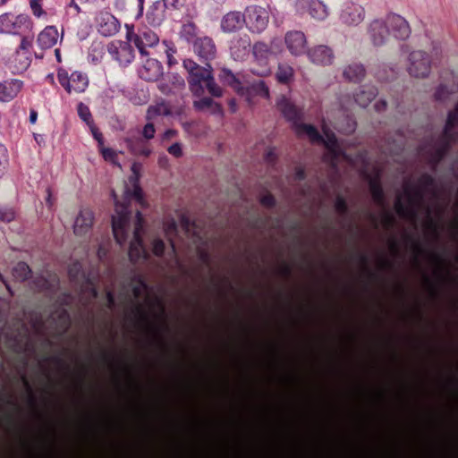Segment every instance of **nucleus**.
<instances>
[{
  "mask_svg": "<svg viewBox=\"0 0 458 458\" xmlns=\"http://www.w3.org/2000/svg\"><path fill=\"white\" fill-rule=\"evenodd\" d=\"M131 176L129 179V184L125 186L124 193L122 199H118L116 194L113 191L112 197L114 203V212L112 216V228L115 241L123 245L130 241L129 257L131 260H138L144 258L146 251L142 246L140 232L141 230V214L136 213V221L133 226L131 225V212L127 208V201L130 197L135 198L141 206H147L143 199V194L140 187L139 186V180L142 172V165L138 162H133L131 166Z\"/></svg>",
  "mask_w": 458,
  "mask_h": 458,
  "instance_id": "nucleus-1",
  "label": "nucleus"
},
{
  "mask_svg": "<svg viewBox=\"0 0 458 458\" xmlns=\"http://www.w3.org/2000/svg\"><path fill=\"white\" fill-rule=\"evenodd\" d=\"M395 209L400 216L413 220L416 225L420 223L428 231L434 233L437 231L438 217L437 215L433 216L430 210H427L425 216L420 219L419 214L422 210V205L420 195L417 191L405 189L403 194L397 199Z\"/></svg>",
  "mask_w": 458,
  "mask_h": 458,
  "instance_id": "nucleus-2",
  "label": "nucleus"
},
{
  "mask_svg": "<svg viewBox=\"0 0 458 458\" xmlns=\"http://www.w3.org/2000/svg\"><path fill=\"white\" fill-rule=\"evenodd\" d=\"M184 68L189 72V84L191 91L199 96L202 94L201 84L205 83L208 92L214 97H221L223 94L222 89L215 82L212 75V69L209 64L206 67L198 65L192 60L187 59L183 62Z\"/></svg>",
  "mask_w": 458,
  "mask_h": 458,
  "instance_id": "nucleus-3",
  "label": "nucleus"
},
{
  "mask_svg": "<svg viewBox=\"0 0 458 458\" xmlns=\"http://www.w3.org/2000/svg\"><path fill=\"white\" fill-rule=\"evenodd\" d=\"M431 65L430 55L424 51L416 50L408 55L406 70L414 78H425L429 74Z\"/></svg>",
  "mask_w": 458,
  "mask_h": 458,
  "instance_id": "nucleus-4",
  "label": "nucleus"
},
{
  "mask_svg": "<svg viewBox=\"0 0 458 458\" xmlns=\"http://www.w3.org/2000/svg\"><path fill=\"white\" fill-rule=\"evenodd\" d=\"M58 80L69 94L81 93L85 91L89 85L88 77L81 72H73L68 74L66 71L60 70Z\"/></svg>",
  "mask_w": 458,
  "mask_h": 458,
  "instance_id": "nucleus-5",
  "label": "nucleus"
},
{
  "mask_svg": "<svg viewBox=\"0 0 458 458\" xmlns=\"http://www.w3.org/2000/svg\"><path fill=\"white\" fill-rule=\"evenodd\" d=\"M295 9L308 13L316 21H325L330 13L329 7L321 0H296Z\"/></svg>",
  "mask_w": 458,
  "mask_h": 458,
  "instance_id": "nucleus-6",
  "label": "nucleus"
},
{
  "mask_svg": "<svg viewBox=\"0 0 458 458\" xmlns=\"http://www.w3.org/2000/svg\"><path fill=\"white\" fill-rule=\"evenodd\" d=\"M244 15L247 29H266L269 24V13L263 7L258 5L248 6L245 9Z\"/></svg>",
  "mask_w": 458,
  "mask_h": 458,
  "instance_id": "nucleus-7",
  "label": "nucleus"
},
{
  "mask_svg": "<svg viewBox=\"0 0 458 458\" xmlns=\"http://www.w3.org/2000/svg\"><path fill=\"white\" fill-rule=\"evenodd\" d=\"M126 38L130 43L133 42L141 54H145V48L158 42V37L153 30H127Z\"/></svg>",
  "mask_w": 458,
  "mask_h": 458,
  "instance_id": "nucleus-8",
  "label": "nucleus"
},
{
  "mask_svg": "<svg viewBox=\"0 0 458 458\" xmlns=\"http://www.w3.org/2000/svg\"><path fill=\"white\" fill-rule=\"evenodd\" d=\"M94 224V213L89 208H81L74 218L73 232L78 236L87 234Z\"/></svg>",
  "mask_w": 458,
  "mask_h": 458,
  "instance_id": "nucleus-9",
  "label": "nucleus"
},
{
  "mask_svg": "<svg viewBox=\"0 0 458 458\" xmlns=\"http://www.w3.org/2000/svg\"><path fill=\"white\" fill-rule=\"evenodd\" d=\"M370 29H409V22L403 16L391 13L386 19H375L369 24Z\"/></svg>",
  "mask_w": 458,
  "mask_h": 458,
  "instance_id": "nucleus-10",
  "label": "nucleus"
},
{
  "mask_svg": "<svg viewBox=\"0 0 458 458\" xmlns=\"http://www.w3.org/2000/svg\"><path fill=\"white\" fill-rule=\"evenodd\" d=\"M365 17L364 8L360 5L351 4L344 9L340 14V20L346 26H358Z\"/></svg>",
  "mask_w": 458,
  "mask_h": 458,
  "instance_id": "nucleus-11",
  "label": "nucleus"
},
{
  "mask_svg": "<svg viewBox=\"0 0 458 458\" xmlns=\"http://www.w3.org/2000/svg\"><path fill=\"white\" fill-rule=\"evenodd\" d=\"M22 87L23 82L17 79L5 80L0 82V101H11L19 94Z\"/></svg>",
  "mask_w": 458,
  "mask_h": 458,
  "instance_id": "nucleus-12",
  "label": "nucleus"
},
{
  "mask_svg": "<svg viewBox=\"0 0 458 458\" xmlns=\"http://www.w3.org/2000/svg\"><path fill=\"white\" fill-rule=\"evenodd\" d=\"M310 61L317 65H330L333 64L335 55L333 51L326 46H318L309 52Z\"/></svg>",
  "mask_w": 458,
  "mask_h": 458,
  "instance_id": "nucleus-13",
  "label": "nucleus"
},
{
  "mask_svg": "<svg viewBox=\"0 0 458 458\" xmlns=\"http://www.w3.org/2000/svg\"><path fill=\"white\" fill-rule=\"evenodd\" d=\"M269 55L270 53L265 45L259 44L254 47V56L258 64H259L261 68H253V73L259 76H266L270 72L267 64V58Z\"/></svg>",
  "mask_w": 458,
  "mask_h": 458,
  "instance_id": "nucleus-14",
  "label": "nucleus"
},
{
  "mask_svg": "<svg viewBox=\"0 0 458 458\" xmlns=\"http://www.w3.org/2000/svg\"><path fill=\"white\" fill-rule=\"evenodd\" d=\"M290 51L294 55L303 53L306 46V38L301 30H290L285 38Z\"/></svg>",
  "mask_w": 458,
  "mask_h": 458,
  "instance_id": "nucleus-15",
  "label": "nucleus"
},
{
  "mask_svg": "<svg viewBox=\"0 0 458 458\" xmlns=\"http://www.w3.org/2000/svg\"><path fill=\"white\" fill-rule=\"evenodd\" d=\"M277 108L289 121L296 123L301 115L300 109L285 97H281L277 101Z\"/></svg>",
  "mask_w": 458,
  "mask_h": 458,
  "instance_id": "nucleus-16",
  "label": "nucleus"
},
{
  "mask_svg": "<svg viewBox=\"0 0 458 458\" xmlns=\"http://www.w3.org/2000/svg\"><path fill=\"white\" fill-rule=\"evenodd\" d=\"M246 23V17L241 12H229L221 21V29H242Z\"/></svg>",
  "mask_w": 458,
  "mask_h": 458,
  "instance_id": "nucleus-17",
  "label": "nucleus"
},
{
  "mask_svg": "<svg viewBox=\"0 0 458 458\" xmlns=\"http://www.w3.org/2000/svg\"><path fill=\"white\" fill-rule=\"evenodd\" d=\"M165 7L160 1H157L153 4L147 13V20L149 25L153 27H158L161 25L165 19Z\"/></svg>",
  "mask_w": 458,
  "mask_h": 458,
  "instance_id": "nucleus-18",
  "label": "nucleus"
},
{
  "mask_svg": "<svg viewBox=\"0 0 458 458\" xmlns=\"http://www.w3.org/2000/svg\"><path fill=\"white\" fill-rule=\"evenodd\" d=\"M194 51L203 58H212L216 53V47L212 40L208 38H199L194 43Z\"/></svg>",
  "mask_w": 458,
  "mask_h": 458,
  "instance_id": "nucleus-19",
  "label": "nucleus"
},
{
  "mask_svg": "<svg viewBox=\"0 0 458 458\" xmlns=\"http://www.w3.org/2000/svg\"><path fill=\"white\" fill-rule=\"evenodd\" d=\"M95 24L98 27L106 29H120L121 27L119 20L106 11H101L96 15Z\"/></svg>",
  "mask_w": 458,
  "mask_h": 458,
  "instance_id": "nucleus-20",
  "label": "nucleus"
},
{
  "mask_svg": "<svg viewBox=\"0 0 458 458\" xmlns=\"http://www.w3.org/2000/svg\"><path fill=\"white\" fill-rule=\"evenodd\" d=\"M60 39L58 30H41L38 36V43L42 48H50Z\"/></svg>",
  "mask_w": 458,
  "mask_h": 458,
  "instance_id": "nucleus-21",
  "label": "nucleus"
},
{
  "mask_svg": "<svg viewBox=\"0 0 458 458\" xmlns=\"http://www.w3.org/2000/svg\"><path fill=\"white\" fill-rule=\"evenodd\" d=\"M246 98V100L249 104H251V97L252 96H260L265 98H269V89L264 83V81H259L254 84H252L249 89H245V94L243 95Z\"/></svg>",
  "mask_w": 458,
  "mask_h": 458,
  "instance_id": "nucleus-22",
  "label": "nucleus"
},
{
  "mask_svg": "<svg viewBox=\"0 0 458 458\" xmlns=\"http://www.w3.org/2000/svg\"><path fill=\"white\" fill-rule=\"evenodd\" d=\"M171 114L169 106L165 103H158L148 106L146 112L147 121H153L158 116H167Z\"/></svg>",
  "mask_w": 458,
  "mask_h": 458,
  "instance_id": "nucleus-23",
  "label": "nucleus"
},
{
  "mask_svg": "<svg viewBox=\"0 0 458 458\" xmlns=\"http://www.w3.org/2000/svg\"><path fill=\"white\" fill-rule=\"evenodd\" d=\"M220 80L235 89L240 95L245 94V89L241 86L240 81L236 78V76L227 69H223L220 74Z\"/></svg>",
  "mask_w": 458,
  "mask_h": 458,
  "instance_id": "nucleus-24",
  "label": "nucleus"
},
{
  "mask_svg": "<svg viewBox=\"0 0 458 458\" xmlns=\"http://www.w3.org/2000/svg\"><path fill=\"white\" fill-rule=\"evenodd\" d=\"M344 77L350 81H359L365 75V70L362 65L353 64L346 66L343 72Z\"/></svg>",
  "mask_w": 458,
  "mask_h": 458,
  "instance_id": "nucleus-25",
  "label": "nucleus"
},
{
  "mask_svg": "<svg viewBox=\"0 0 458 458\" xmlns=\"http://www.w3.org/2000/svg\"><path fill=\"white\" fill-rule=\"evenodd\" d=\"M322 131L324 135L323 141L326 147L327 148L333 157H339L340 151L338 150V146L334 133L330 131L327 125H323Z\"/></svg>",
  "mask_w": 458,
  "mask_h": 458,
  "instance_id": "nucleus-26",
  "label": "nucleus"
},
{
  "mask_svg": "<svg viewBox=\"0 0 458 458\" xmlns=\"http://www.w3.org/2000/svg\"><path fill=\"white\" fill-rule=\"evenodd\" d=\"M126 142L130 151L136 156L148 157L153 152L149 147L142 144L141 140L133 142L131 140L128 139Z\"/></svg>",
  "mask_w": 458,
  "mask_h": 458,
  "instance_id": "nucleus-27",
  "label": "nucleus"
},
{
  "mask_svg": "<svg viewBox=\"0 0 458 458\" xmlns=\"http://www.w3.org/2000/svg\"><path fill=\"white\" fill-rule=\"evenodd\" d=\"M115 59L122 64H127L133 59V51L130 46L120 44V47L116 48Z\"/></svg>",
  "mask_w": 458,
  "mask_h": 458,
  "instance_id": "nucleus-28",
  "label": "nucleus"
},
{
  "mask_svg": "<svg viewBox=\"0 0 458 458\" xmlns=\"http://www.w3.org/2000/svg\"><path fill=\"white\" fill-rule=\"evenodd\" d=\"M445 133L450 137L458 135V105L455 106L454 111L448 115Z\"/></svg>",
  "mask_w": 458,
  "mask_h": 458,
  "instance_id": "nucleus-29",
  "label": "nucleus"
},
{
  "mask_svg": "<svg viewBox=\"0 0 458 458\" xmlns=\"http://www.w3.org/2000/svg\"><path fill=\"white\" fill-rule=\"evenodd\" d=\"M376 97V90L372 88L362 89L355 95V101L361 107H366Z\"/></svg>",
  "mask_w": 458,
  "mask_h": 458,
  "instance_id": "nucleus-30",
  "label": "nucleus"
},
{
  "mask_svg": "<svg viewBox=\"0 0 458 458\" xmlns=\"http://www.w3.org/2000/svg\"><path fill=\"white\" fill-rule=\"evenodd\" d=\"M293 70L286 64H280L276 72V79L281 83H289L293 79Z\"/></svg>",
  "mask_w": 458,
  "mask_h": 458,
  "instance_id": "nucleus-31",
  "label": "nucleus"
},
{
  "mask_svg": "<svg viewBox=\"0 0 458 458\" xmlns=\"http://www.w3.org/2000/svg\"><path fill=\"white\" fill-rule=\"evenodd\" d=\"M296 131L300 135H307L309 139L312 141L318 140L320 136L318 135L317 130L310 124L305 123H296Z\"/></svg>",
  "mask_w": 458,
  "mask_h": 458,
  "instance_id": "nucleus-32",
  "label": "nucleus"
},
{
  "mask_svg": "<svg viewBox=\"0 0 458 458\" xmlns=\"http://www.w3.org/2000/svg\"><path fill=\"white\" fill-rule=\"evenodd\" d=\"M296 131L300 135H307L309 139L312 141L318 140L320 136L318 135L317 130L310 124L305 123H296Z\"/></svg>",
  "mask_w": 458,
  "mask_h": 458,
  "instance_id": "nucleus-33",
  "label": "nucleus"
},
{
  "mask_svg": "<svg viewBox=\"0 0 458 458\" xmlns=\"http://www.w3.org/2000/svg\"><path fill=\"white\" fill-rule=\"evenodd\" d=\"M30 270L26 263L20 262L13 268V276L18 281H23L29 277Z\"/></svg>",
  "mask_w": 458,
  "mask_h": 458,
  "instance_id": "nucleus-34",
  "label": "nucleus"
},
{
  "mask_svg": "<svg viewBox=\"0 0 458 458\" xmlns=\"http://www.w3.org/2000/svg\"><path fill=\"white\" fill-rule=\"evenodd\" d=\"M13 63L16 72H20L25 71L30 65V59L25 53L17 52L13 57Z\"/></svg>",
  "mask_w": 458,
  "mask_h": 458,
  "instance_id": "nucleus-35",
  "label": "nucleus"
},
{
  "mask_svg": "<svg viewBox=\"0 0 458 458\" xmlns=\"http://www.w3.org/2000/svg\"><path fill=\"white\" fill-rule=\"evenodd\" d=\"M194 106L196 108L199 110L212 109L213 111H220L219 106L216 103H215L212 99L208 98H204L199 99V101H195Z\"/></svg>",
  "mask_w": 458,
  "mask_h": 458,
  "instance_id": "nucleus-36",
  "label": "nucleus"
},
{
  "mask_svg": "<svg viewBox=\"0 0 458 458\" xmlns=\"http://www.w3.org/2000/svg\"><path fill=\"white\" fill-rule=\"evenodd\" d=\"M15 219V212L13 208L0 205V221L10 223Z\"/></svg>",
  "mask_w": 458,
  "mask_h": 458,
  "instance_id": "nucleus-37",
  "label": "nucleus"
},
{
  "mask_svg": "<svg viewBox=\"0 0 458 458\" xmlns=\"http://www.w3.org/2000/svg\"><path fill=\"white\" fill-rule=\"evenodd\" d=\"M156 135V128L152 121H148V123L143 126L141 130V136L144 140H150L155 138Z\"/></svg>",
  "mask_w": 458,
  "mask_h": 458,
  "instance_id": "nucleus-38",
  "label": "nucleus"
},
{
  "mask_svg": "<svg viewBox=\"0 0 458 458\" xmlns=\"http://www.w3.org/2000/svg\"><path fill=\"white\" fill-rule=\"evenodd\" d=\"M13 23V29H29L30 26V18L25 14L14 15Z\"/></svg>",
  "mask_w": 458,
  "mask_h": 458,
  "instance_id": "nucleus-39",
  "label": "nucleus"
},
{
  "mask_svg": "<svg viewBox=\"0 0 458 458\" xmlns=\"http://www.w3.org/2000/svg\"><path fill=\"white\" fill-rule=\"evenodd\" d=\"M101 153L105 160L122 168L121 165L117 162V154L111 148L101 147Z\"/></svg>",
  "mask_w": 458,
  "mask_h": 458,
  "instance_id": "nucleus-40",
  "label": "nucleus"
},
{
  "mask_svg": "<svg viewBox=\"0 0 458 458\" xmlns=\"http://www.w3.org/2000/svg\"><path fill=\"white\" fill-rule=\"evenodd\" d=\"M14 15L4 13L0 16V29H13Z\"/></svg>",
  "mask_w": 458,
  "mask_h": 458,
  "instance_id": "nucleus-41",
  "label": "nucleus"
},
{
  "mask_svg": "<svg viewBox=\"0 0 458 458\" xmlns=\"http://www.w3.org/2000/svg\"><path fill=\"white\" fill-rule=\"evenodd\" d=\"M78 113H79L80 117L84 122H86L88 124H90V123H91V114H90V111H89V107L87 106H85L84 104L81 103L78 106Z\"/></svg>",
  "mask_w": 458,
  "mask_h": 458,
  "instance_id": "nucleus-42",
  "label": "nucleus"
},
{
  "mask_svg": "<svg viewBox=\"0 0 458 458\" xmlns=\"http://www.w3.org/2000/svg\"><path fill=\"white\" fill-rule=\"evenodd\" d=\"M167 151L170 155L175 157H181L183 154L182 151V146L179 142H175L172 144L168 148Z\"/></svg>",
  "mask_w": 458,
  "mask_h": 458,
  "instance_id": "nucleus-43",
  "label": "nucleus"
},
{
  "mask_svg": "<svg viewBox=\"0 0 458 458\" xmlns=\"http://www.w3.org/2000/svg\"><path fill=\"white\" fill-rule=\"evenodd\" d=\"M165 244L164 242L158 238H155L152 241V251L155 255H161L164 251Z\"/></svg>",
  "mask_w": 458,
  "mask_h": 458,
  "instance_id": "nucleus-44",
  "label": "nucleus"
},
{
  "mask_svg": "<svg viewBox=\"0 0 458 458\" xmlns=\"http://www.w3.org/2000/svg\"><path fill=\"white\" fill-rule=\"evenodd\" d=\"M162 4L167 9L172 7L174 10L180 9L184 5L186 0H162Z\"/></svg>",
  "mask_w": 458,
  "mask_h": 458,
  "instance_id": "nucleus-45",
  "label": "nucleus"
},
{
  "mask_svg": "<svg viewBox=\"0 0 458 458\" xmlns=\"http://www.w3.org/2000/svg\"><path fill=\"white\" fill-rule=\"evenodd\" d=\"M30 8L33 12V14L37 17H41L42 15L46 14L45 11L38 4V0H30Z\"/></svg>",
  "mask_w": 458,
  "mask_h": 458,
  "instance_id": "nucleus-46",
  "label": "nucleus"
},
{
  "mask_svg": "<svg viewBox=\"0 0 458 458\" xmlns=\"http://www.w3.org/2000/svg\"><path fill=\"white\" fill-rule=\"evenodd\" d=\"M8 165V154L4 146L0 145V166L7 168Z\"/></svg>",
  "mask_w": 458,
  "mask_h": 458,
  "instance_id": "nucleus-47",
  "label": "nucleus"
},
{
  "mask_svg": "<svg viewBox=\"0 0 458 458\" xmlns=\"http://www.w3.org/2000/svg\"><path fill=\"white\" fill-rule=\"evenodd\" d=\"M180 21L182 23V29H187L188 27L194 29L196 27L195 22L192 21V17L188 15L185 18H182Z\"/></svg>",
  "mask_w": 458,
  "mask_h": 458,
  "instance_id": "nucleus-48",
  "label": "nucleus"
},
{
  "mask_svg": "<svg viewBox=\"0 0 458 458\" xmlns=\"http://www.w3.org/2000/svg\"><path fill=\"white\" fill-rule=\"evenodd\" d=\"M261 203L266 207L273 206L275 203L274 197L270 194H266L261 198Z\"/></svg>",
  "mask_w": 458,
  "mask_h": 458,
  "instance_id": "nucleus-49",
  "label": "nucleus"
},
{
  "mask_svg": "<svg viewBox=\"0 0 458 458\" xmlns=\"http://www.w3.org/2000/svg\"><path fill=\"white\" fill-rule=\"evenodd\" d=\"M369 181H370L371 191H372V194H373L374 198L376 199H379L380 196H381L380 189L376 185V182L372 179H369Z\"/></svg>",
  "mask_w": 458,
  "mask_h": 458,
  "instance_id": "nucleus-50",
  "label": "nucleus"
},
{
  "mask_svg": "<svg viewBox=\"0 0 458 458\" xmlns=\"http://www.w3.org/2000/svg\"><path fill=\"white\" fill-rule=\"evenodd\" d=\"M177 132L176 131L174 130H172V129H169V130H166L163 135H162V139L164 140H169L173 138H174L176 136Z\"/></svg>",
  "mask_w": 458,
  "mask_h": 458,
  "instance_id": "nucleus-51",
  "label": "nucleus"
},
{
  "mask_svg": "<svg viewBox=\"0 0 458 458\" xmlns=\"http://www.w3.org/2000/svg\"><path fill=\"white\" fill-rule=\"evenodd\" d=\"M206 4L209 7H217L219 5H222L225 0H205Z\"/></svg>",
  "mask_w": 458,
  "mask_h": 458,
  "instance_id": "nucleus-52",
  "label": "nucleus"
},
{
  "mask_svg": "<svg viewBox=\"0 0 458 458\" xmlns=\"http://www.w3.org/2000/svg\"><path fill=\"white\" fill-rule=\"evenodd\" d=\"M354 128H355L354 122L349 120L347 123V127L345 129L342 128V130L344 131L345 132H352L354 131Z\"/></svg>",
  "mask_w": 458,
  "mask_h": 458,
  "instance_id": "nucleus-53",
  "label": "nucleus"
},
{
  "mask_svg": "<svg viewBox=\"0 0 458 458\" xmlns=\"http://www.w3.org/2000/svg\"><path fill=\"white\" fill-rule=\"evenodd\" d=\"M158 163L162 167H167L169 165L168 158L165 156H162L158 159Z\"/></svg>",
  "mask_w": 458,
  "mask_h": 458,
  "instance_id": "nucleus-54",
  "label": "nucleus"
},
{
  "mask_svg": "<svg viewBox=\"0 0 458 458\" xmlns=\"http://www.w3.org/2000/svg\"><path fill=\"white\" fill-rule=\"evenodd\" d=\"M92 132H93V135L95 137V139L98 141V143L102 146L103 145V141H102V135L100 132H98L97 130H95L94 128L91 129Z\"/></svg>",
  "mask_w": 458,
  "mask_h": 458,
  "instance_id": "nucleus-55",
  "label": "nucleus"
},
{
  "mask_svg": "<svg viewBox=\"0 0 458 458\" xmlns=\"http://www.w3.org/2000/svg\"><path fill=\"white\" fill-rule=\"evenodd\" d=\"M31 46V42L28 39H23L21 43V50H28Z\"/></svg>",
  "mask_w": 458,
  "mask_h": 458,
  "instance_id": "nucleus-56",
  "label": "nucleus"
},
{
  "mask_svg": "<svg viewBox=\"0 0 458 458\" xmlns=\"http://www.w3.org/2000/svg\"><path fill=\"white\" fill-rule=\"evenodd\" d=\"M37 117H38V114H37V112L36 111H31L30 114V121L31 123H35L36 121H37Z\"/></svg>",
  "mask_w": 458,
  "mask_h": 458,
  "instance_id": "nucleus-57",
  "label": "nucleus"
},
{
  "mask_svg": "<svg viewBox=\"0 0 458 458\" xmlns=\"http://www.w3.org/2000/svg\"><path fill=\"white\" fill-rule=\"evenodd\" d=\"M336 208L338 210H343L344 208V201L343 199H338L336 201Z\"/></svg>",
  "mask_w": 458,
  "mask_h": 458,
  "instance_id": "nucleus-58",
  "label": "nucleus"
},
{
  "mask_svg": "<svg viewBox=\"0 0 458 458\" xmlns=\"http://www.w3.org/2000/svg\"><path fill=\"white\" fill-rule=\"evenodd\" d=\"M138 1H139L140 13H142L144 0H138Z\"/></svg>",
  "mask_w": 458,
  "mask_h": 458,
  "instance_id": "nucleus-59",
  "label": "nucleus"
},
{
  "mask_svg": "<svg viewBox=\"0 0 458 458\" xmlns=\"http://www.w3.org/2000/svg\"><path fill=\"white\" fill-rule=\"evenodd\" d=\"M280 25H281V23L279 22V21L277 19H275L274 22H273V26L279 27Z\"/></svg>",
  "mask_w": 458,
  "mask_h": 458,
  "instance_id": "nucleus-60",
  "label": "nucleus"
},
{
  "mask_svg": "<svg viewBox=\"0 0 458 458\" xmlns=\"http://www.w3.org/2000/svg\"><path fill=\"white\" fill-rule=\"evenodd\" d=\"M5 170H6L5 168L0 166V178L4 175Z\"/></svg>",
  "mask_w": 458,
  "mask_h": 458,
  "instance_id": "nucleus-61",
  "label": "nucleus"
},
{
  "mask_svg": "<svg viewBox=\"0 0 458 458\" xmlns=\"http://www.w3.org/2000/svg\"><path fill=\"white\" fill-rule=\"evenodd\" d=\"M55 55H56V57H57L58 61H60V55H59V50L58 49H55Z\"/></svg>",
  "mask_w": 458,
  "mask_h": 458,
  "instance_id": "nucleus-62",
  "label": "nucleus"
},
{
  "mask_svg": "<svg viewBox=\"0 0 458 458\" xmlns=\"http://www.w3.org/2000/svg\"><path fill=\"white\" fill-rule=\"evenodd\" d=\"M44 29L51 30V29H55V26H53V25H47V26H46Z\"/></svg>",
  "mask_w": 458,
  "mask_h": 458,
  "instance_id": "nucleus-63",
  "label": "nucleus"
},
{
  "mask_svg": "<svg viewBox=\"0 0 458 458\" xmlns=\"http://www.w3.org/2000/svg\"><path fill=\"white\" fill-rule=\"evenodd\" d=\"M125 29H126V30L133 29V26H130V25H128V24H125Z\"/></svg>",
  "mask_w": 458,
  "mask_h": 458,
  "instance_id": "nucleus-64",
  "label": "nucleus"
}]
</instances>
